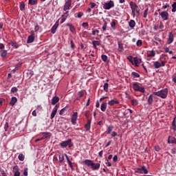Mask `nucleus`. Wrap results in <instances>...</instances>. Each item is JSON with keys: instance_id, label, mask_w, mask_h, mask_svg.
Instances as JSON below:
<instances>
[{"instance_id": "nucleus-32", "label": "nucleus", "mask_w": 176, "mask_h": 176, "mask_svg": "<svg viewBox=\"0 0 176 176\" xmlns=\"http://www.w3.org/2000/svg\"><path fill=\"white\" fill-rule=\"evenodd\" d=\"M111 28H113V30H116V21H113L111 23Z\"/></svg>"}, {"instance_id": "nucleus-2", "label": "nucleus", "mask_w": 176, "mask_h": 176, "mask_svg": "<svg viewBox=\"0 0 176 176\" xmlns=\"http://www.w3.org/2000/svg\"><path fill=\"white\" fill-rule=\"evenodd\" d=\"M153 94H154V96H157V97H160V98H166L167 94H168V89L166 88L162 89L161 91L153 92Z\"/></svg>"}, {"instance_id": "nucleus-12", "label": "nucleus", "mask_w": 176, "mask_h": 176, "mask_svg": "<svg viewBox=\"0 0 176 176\" xmlns=\"http://www.w3.org/2000/svg\"><path fill=\"white\" fill-rule=\"evenodd\" d=\"M57 109H58V107H57V104H56L51 113L50 119H54V116H56V115L57 114Z\"/></svg>"}, {"instance_id": "nucleus-34", "label": "nucleus", "mask_w": 176, "mask_h": 176, "mask_svg": "<svg viewBox=\"0 0 176 176\" xmlns=\"http://www.w3.org/2000/svg\"><path fill=\"white\" fill-rule=\"evenodd\" d=\"M8 54V52H7L6 50H2V51H1V57H2L3 58H5V57H6V54Z\"/></svg>"}, {"instance_id": "nucleus-20", "label": "nucleus", "mask_w": 176, "mask_h": 176, "mask_svg": "<svg viewBox=\"0 0 176 176\" xmlns=\"http://www.w3.org/2000/svg\"><path fill=\"white\" fill-rule=\"evenodd\" d=\"M92 45H93L94 49H97V47L100 46V45H101V42H100L98 41H93Z\"/></svg>"}, {"instance_id": "nucleus-58", "label": "nucleus", "mask_w": 176, "mask_h": 176, "mask_svg": "<svg viewBox=\"0 0 176 176\" xmlns=\"http://www.w3.org/2000/svg\"><path fill=\"white\" fill-rule=\"evenodd\" d=\"M69 14H68V11H67L63 15V17L67 18Z\"/></svg>"}, {"instance_id": "nucleus-16", "label": "nucleus", "mask_w": 176, "mask_h": 176, "mask_svg": "<svg viewBox=\"0 0 176 176\" xmlns=\"http://www.w3.org/2000/svg\"><path fill=\"white\" fill-rule=\"evenodd\" d=\"M59 101H60V98H58V96H54L52 99V104L56 105V104H57V102H58Z\"/></svg>"}, {"instance_id": "nucleus-44", "label": "nucleus", "mask_w": 176, "mask_h": 176, "mask_svg": "<svg viewBox=\"0 0 176 176\" xmlns=\"http://www.w3.org/2000/svg\"><path fill=\"white\" fill-rule=\"evenodd\" d=\"M19 91V89H17V87H14L11 89V91L12 93H17V91Z\"/></svg>"}, {"instance_id": "nucleus-47", "label": "nucleus", "mask_w": 176, "mask_h": 176, "mask_svg": "<svg viewBox=\"0 0 176 176\" xmlns=\"http://www.w3.org/2000/svg\"><path fill=\"white\" fill-rule=\"evenodd\" d=\"M8 129H9V123L6 122L5 125H4V130H5V131H6L8 130Z\"/></svg>"}, {"instance_id": "nucleus-46", "label": "nucleus", "mask_w": 176, "mask_h": 176, "mask_svg": "<svg viewBox=\"0 0 176 176\" xmlns=\"http://www.w3.org/2000/svg\"><path fill=\"white\" fill-rule=\"evenodd\" d=\"M82 16H83V12H79L77 14V16H76V17H78V19H80V18L82 17Z\"/></svg>"}, {"instance_id": "nucleus-49", "label": "nucleus", "mask_w": 176, "mask_h": 176, "mask_svg": "<svg viewBox=\"0 0 176 176\" xmlns=\"http://www.w3.org/2000/svg\"><path fill=\"white\" fill-rule=\"evenodd\" d=\"M102 30L103 32L107 31V22H105L104 24L103 25Z\"/></svg>"}, {"instance_id": "nucleus-9", "label": "nucleus", "mask_w": 176, "mask_h": 176, "mask_svg": "<svg viewBox=\"0 0 176 176\" xmlns=\"http://www.w3.org/2000/svg\"><path fill=\"white\" fill-rule=\"evenodd\" d=\"M160 16H161L162 19L164 21L168 20V12L166 11L160 13Z\"/></svg>"}, {"instance_id": "nucleus-7", "label": "nucleus", "mask_w": 176, "mask_h": 176, "mask_svg": "<svg viewBox=\"0 0 176 176\" xmlns=\"http://www.w3.org/2000/svg\"><path fill=\"white\" fill-rule=\"evenodd\" d=\"M72 0H67V1L65 3L63 8V10H65V12H67V10H69V8H71V5H72Z\"/></svg>"}, {"instance_id": "nucleus-64", "label": "nucleus", "mask_w": 176, "mask_h": 176, "mask_svg": "<svg viewBox=\"0 0 176 176\" xmlns=\"http://www.w3.org/2000/svg\"><path fill=\"white\" fill-rule=\"evenodd\" d=\"M173 81L174 82V83L176 82V76H173Z\"/></svg>"}, {"instance_id": "nucleus-8", "label": "nucleus", "mask_w": 176, "mask_h": 176, "mask_svg": "<svg viewBox=\"0 0 176 176\" xmlns=\"http://www.w3.org/2000/svg\"><path fill=\"white\" fill-rule=\"evenodd\" d=\"M34 31L31 32V35L28 36L27 43H32L35 41V36H34Z\"/></svg>"}, {"instance_id": "nucleus-26", "label": "nucleus", "mask_w": 176, "mask_h": 176, "mask_svg": "<svg viewBox=\"0 0 176 176\" xmlns=\"http://www.w3.org/2000/svg\"><path fill=\"white\" fill-rule=\"evenodd\" d=\"M112 130H113V126H112V125L109 126V127L107 130V133L111 134V133H112Z\"/></svg>"}, {"instance_id": "nucleus-24", "label": "nucleus", "mask_w": 176, "mask_h": 176, "mask_svg": "<svg viewBox=\"0 0 176 176\" xmlns=\"http://www.w3.org/2000/svg\"><path fill=\"white\" fill-rule=\"evenodd\" d=\"M100 109L102 112H105L107 110V102H104L101 104Z\"/></svg>"}, {"instance_id": "nucleus-55", "label": "nucleus", "mask_w": 176, "mask_h": 176, "mask_svg": "<svg viewBox=\"0 0 176 176\" xmlns=\"http://www.w3.org/2000/svg\"><path fill=\"white\" fill-rule=\"evenodd\" d=\"M82 27H83L84 28H86V27H89V23H82Z\"/></svg>"}, {"instance_id": "nucleus-56", "label": "nucleus", "mask_w": 176, "mask_h": 176, "mask_svg": "<svg viewBox=\"0 0 176 176\" xmlns=\"http://www.w3.org/2000/svg\"><path fill=\"white\" fill-rule=\"evenodd\" d=\"M155 149L156 152L160 151V147L159 146H155Z\"/></svg>"}, {"instance_id": "nucleus-4", "label": "nucleus", "mask_w": 176, "mask_h": 176, "mask_svg": "<svg viewBox=\"0 0 176 176\" xmlns=\"http://www.w3.org/2000/svg\"><path fill=\"white\" fill-rule=\"evenodd\" d=\"M115 7V3L113 1H110L109 2L104 3L103 4V9L104 10H109V9Z\"/></svg>"}, {"instance_id": "nucleus-45", "label": "nucleus", "mask_w": 176, "mask_h": 176, "mask_svg": "<svg viewBox=\"0 0 176 176\" xmlns=\"http://www.w3.org/2000/svg\"><path fill=\"white\" fill-rule=\"evenodd\" d=\"M11 45L13 46V47H15L16 49L19 48V45L17 43H12Z\"/></svg>"}, {"instance_id": "nucleus-22", "label": "nucleus", "mask_w": 176, "mask_h": 176, "mask_svg": "<svg viewBox=\"0 0 176 176\" xmlns=\"http://www.w3.org/2000/svg\"><path fill=\"white\" fill-rule=\"evenodd\" d=\"M16 102H17V98L16 97H12L10 102V105H14L16 104Z\"/></svg>"}, {"instance_id": "nucleus-48", "label": "nucleus", "mask_w": 176, "mask_h": 176, "mask_svg": "<svg viewBox=\"0 0 176 176\" xmlns=\"http://www.w3.org/2000/svg\"><path fill=\"white\" fill-rule=\"evenodd\" d=\"M23 175L28 176V168H25L23 171Z\"/></svg>"}, {"instance_id": "nucleus-15", "label": "nucleus", "mask_w": 176, "mask_h": 176, "mask_svg": "<svg viewBox=\"0 0 176 176\" xmlns=\"http://www.w3.org/2000/svg\"><path fill=\"white\" fill-rule=\"evenodd\" d=\"M58 28V22L55 23L51 29L52 34H56V31Z\"/></svg>"}, {"instance_id": "nucleus-42", "label": "nucleus", "mask_w": 176, "mask_h": 176, "mask_svg": "<svg viewBox=\"0 0 176 176\" xmlns=\"http://www.w3.org/2000/svg\"><path fill=\"white\" fill-rule=\"evenodd\" d=\"M12 172L13 173H17L19 172V166H15L12 168Z\"/></svg>"}, {"instance_id": "nucleus-27", "label": "nucleus", "mask_w": 176, "mask_h": 176, "mask_svg": "<svg viewBox=\"0 0 176 176\" xmlns=\"http://www.w3.org/2000/svg\"><path fill=\"white\" fill-rule=\"evenodd\" d=\"M42 134H44V138H50V137H52V133H48V132H43L42 133Z\"/></svg>"}, {"instance_id": "nucleus-43", "label": "nucleus", "mask_w": 176, "mask_h": 176, "mask_svg": "<svg viewBox=\"0 0 176 176\" xmlns=\"http://www.w3.org/2000/svg\"><path fill=\"white\" fill-rule=\"evenodd\" d=\"M59 162L60 163H63L64 162V155H59Z\"/></svg>"}, {"instance_id": "nucleus-6", "label": "nucleus", "mask_w": 176, "mask_h": 176, "mask_svg": "<svg viewBox=\"0 0 176 176\" xmlns=\"http://www.w3.org/2000/svg\"><path fill=\"white\" fill-rule=\"evenodd\" d=\"M135 173L138 174H148V171L146 169V167L142 166L141 168H137Z\"/></svg>"}, {"instance_id": "nucleus-14", "label": "nucleus", "mask_w": 176, "mask_h": 176, "mask_svg": "<svg viewBox=\"0 0 176 176\" xmlns=\"http://www.w3.org/2000/svg\"><path fill=\"white\" fill-rule=\"evenodd\" d=\"M70 144L71 140H66L60 143V146H62V148H67V146H68V145H69Z\"/></svg>"}, {"instance_id": "nucleus-36", "label": "nucleus", "mask_w": 176, "mask_h": 176, "mask_svg": "<svg viewBox=\"0 0 176 176\" xmlns=\"http://www.w3.org/2000/svg\"><path fill=\"white\" fill-rule=\"evenodd\" d=\"M132 76H133V78H140V74H138V73L135 72H133L131 73Z\"/></svg>"}, {"instance_id": "nucleus-11", "label": "nucleus", "mask_w": 176, "mask_h": 176, "mask_svg": "<svg viewBox=\"0 0 176 176\" xmlns=\"http://www.w3.org/2000/svg\"><path fill=\"white\" fill-rule=\"evenodd\" d=\"M173 42H174V34H173L172 32H170L168 38V45H171Z\"/></svg>"}, {"instance_id": "nucleus-13", "label": "nucleus", "mask_w": 176, "mask_h": 176, "mask_svg": "<svg viewBox=\"0 0 176 176\" xmlns=\"http://www.w3.org/2000/svg\"><path fill=\"white\" fill-rule=\"evenodd\" d=\"M133 64H135V67H139L140 64H141V58H138V57L133 58Z\"/></svg>"}, {"instance_id": "nucleus-41", "label": "nucleus", "mask_w": 176, "mask_h": 176, "mask_svg": "<svg viewBox=\"0 0 176 176\" xmlns=\"http://www.w3.org/2000/svg\"><path fill=\"white\" fill-rule=\"evenodd\" d=\"M108 87H109V85L107 82L104 83V91H108Z\"/></svg>"}, {"instance_id": "nucleus-19", "label": "nucleus", "mask_w": 176, "mask_h": 176, "mask_svg": "<svg viewBox=\"0 0 176 176\" xmlns=\"http://www.w3.org/2000/svg\"><path fill=\"white\" fill-rule=\"evenodd\" d=\"M153 96H155V94H151L148 98V104L149 105H152L153 102Z\"/></svg>"}, {"instance_id": "nucleus-53", "label": "nucleus", "mask_w": 176, "mask_h": 176, "mask_svg": "<svg viewBox=\"0 0 176 176\" xmlns=\"http://www.w3.org/2000/svg\"><path fill=\"white\" fill-rule=\"evenodd\" d=\"M163 28H164V25H163V22H160L159 29L160 30H163Z\"/></svg>"}, {"instance_id": "nucleus-17", "label": "nucleus", "mask_w": 176, "mask_h": 176, "mask_svg": "<svg viewBox=\"0 0 176 176\" xmlns=\"http://www.w3.org/2000/svg\"><path fill=\"white\" fill-rule=\"evenodd\" d=\"M100 163H96L94 164V162L92 163V166H91V168H92V170H98L100 168Z\"/></svg>"}, {"instance_id": "nucleus-23", "label": "nucleus", "mask_w": 176, "mask_h": 176, "mask_svg": "<svg viewBox=\"0 0 176 176\" xmlns=\"http://www.w3.org/2000/svg\"><path fill=\"white\" fill-rule=\"evenodd\" d=\"M129 25L130 28H134L135 27V21L134 20H131L129 22Z\"/></svg>"}, {"instance_id": "nucleus-59", "label": "nucleus", "mask_w": 176, "mask_h": 176, "mask_svg": "<svg viewBox=\"0 0 176 176\" xmlns=\"http://www.w3.org/2000/svg\"><path fill=\"white\" fill-rule=\"evenodd\" d=\"M98 32H100V31L96 30H94L92 32V35H96V34H98Z\"/></svg>"}, {"instance_id": "nucleus-18", "label": "nucleus", "mask_w": 176, "mask_h": 176, "mask_svg": "<svg viewBox=\"0 0 176 176\" xmlns=\"http://www.w3.org/2000/svg\"><path fill=\"white\" fill-rule=\"evenodd\" d=\"M83 163L86 164L88 167H91L93 165V161L91 160H85L83 161Z\"/></svg>"}, {"instance_id": "nucleus-35", "label": "nucleus", "mask_w": 176, "mask_h": 176, "mask_svg": "<svg viewBox=\"0 0 176 176\" xmlns=\"http://www.w3.org/2000/svg\"><path fill=\"white\" fill-rule=\"evenodd\" d=\"M91 123V121L89 120L87 124L85 125L86 130L89 131L90 130V124Z\"/></svg>"}, {"instance_id": "nucleus-29", "label": "nucleus", "mask_w": 176, "mask_h": 176, "mask_svg": "<svg viewBox=\"0 0 176 176\" xmlns=\"http://www.w3.org/2000/svg\"><path fill=\"white\" fill-rule=\"evenodd\" d=\"M38 3V0H29V5H36Z\"/></svg>"}, {"instance_id": "nucleus-28", "label": "nucleus", "mask_w": 176, "mask_h": 176, "mask_svg": "<svg viewBox=\"0 0 176 176\" xmlns=\"http://www.w3.org/2000/svg\"><path fill=\"white\" fill-rule=\"evenodd\" d=\"M65 156H66V159H67V163H68L69 167H70L71 168H73L72 162H71V160H69V158L68 157V155H65Z\"/></svg>"}, {"instance_id": "nucleus-60", "label": "nucleus", "mask_w": 176, "mask_h": 176, "mask_svg": "<svg viewBox=\"0 0 176 176\" xmlns=\"http://www.w3.org/2000/svg\"><path fill=\"white\" fill-rule=\"evenodd\" d=\"M113 160L114 162H118V155H114V157L113 158Z\"/></svg>"}, {"instance_id": "nucleus-57", "label": "nucleus", "mask_w": 176, "mask_h": 176, "mask_svg": "<svg viewBox=\"0 0 176 176\" xmlns=\"http://www.w3.org/2000/svg\"><path fill=\"white\" fill-rule=\"evenodd\" d=\"M3 102H5V99L0 98V105H2V104H3Z\"/></svg>"}, {"instance_id": "nucleus-1", "label": "nucleus", "mask_w": 176, "mask_h": 176, "mask_svg": "<svg viewBox=\"0 0 176 176\" xmlns=\"http://www.w3.org/2000/svg\"><path fill=\"white\" fill-rule=\"evenodd\" d=\"M130 6L132 10V16L133 17H135V15H139L140 14V8H138V6L135 4V3L131 1L130 3Z\"/></svg>"}, {"instance_id": "nucleus-37", "label": "nucleus", "mask_w": 176, "mask_h": 176, "mask_svg": "<svg viewBox=\"0 0 176 176\" xmlns=\"http://www.w3.org/2000/svg\"><path fill=\"white\" fill-rule=\"evenodd\" d=\"M172 12L173 13H175L176 12V2L173 3V4L172 5Z\"/></svg>"}, {"instance_id": "nucleus-61", "label": "nucleus", "mask_w": 176, "mask_h": 176, "mask_svg": "<svg viewBox=\"0 0 176 176\" xmlns=\"http://www.w3.org/2000/svg\"><path fill=\"white\" fill-rule=\"evenodd\" d=\"M14 176H20V171L14 172Z\"/></svg>"}, {"instance_id": "nucleus-52", "label": "nucleus", "mask_w": 176, "mask_h": 176, "mask_svg": "<svg viewBox=\"0 0 176 176\" xmlns=\"http://www.w3.org/2000/svg\"><path fill=\"white\" fill-rule=\"evenodd\" d=\"M136 45H137V46H141L142 45V41L138 40Z\"/></svg>"}, {"instance_id": "nucleus-54", "label": "nucleus", "mask_w": 176, "mask_h": 176, "mask_svg": "<svg viewBox=\"0 0 176 176\" xmlns=\"http://www.w3.org/2000/svg\"><path fill=\"white\" fill-rule=\"evenodd\" d=\"M34 31L35 32H38V31H39V26L38 25L34 26Z\"/></svg>"}, {"instance_id": "nucleus-5", "label": "nucleus", "mask_w": 176, "mask_h": 176, "mask_svg": "<svg viewBox=\"0 0 176 176\" xmlns=\"http://www.w3.org/2000/svg\"><path fill=\"white\" fill-rule=\"evenodd\" d=\"M153 65L156 69H159L160 67H164V65H166V61L162 60L161 61V63L159 61H155L153 62Z\"/></svg>"}, {"instance_id": "nucleus-39", "label": "nucleus", "mask_w": 176, "mask_h": 176, "mask_svg": "<svg viewBox=\"0 0 176 176\" xmlns=\"http://www.w3.org/2000/svg\"><path fill=\"white\" fill-rule=\"evenodd\" d=\"M21 10H24L25 9V4L23 2H21L20 4Z\"/></svg>"}, {"instance_id": "nucleus-51", "label": "nucleus", "mask_w": 176, "mask_h": 176, "mask_svg": "<svg viewBox=\"0 0 176 176\" xmlns=\"http://www.w3.org/2000/svg\"><path fill=\"white\" fill-rule=\"evenodd\" d=\"M148 10H149L148 8H146L145 10H144V17L146 18V16H148Z\"/></svg>"}, {"instance_id": "nucleus-31", "label": "nucleus", "mask_w": 176, "mask_h": 176, "mask_svg": "<svg viewBox=\"0 0 176 176\" xmlns=\"http://www.w3.org/2000/svg\"><path fill=\"white\" fill-rule=\"evenodd\" d=\"M18 159L19 160H20V162H24V159H25L24 155L19 154L18 156Z\"/></svg>"}, {"instance_id": "nucleus-10", "label": "nucleus", "mask_w": 176, "mask_h": 176, "mask_svg": "<svg viewBox=\"0 0 176 176\" xmlns=\"http://www.w3.org/2000/svg\"><path fill=\"white\" fill-rule=\"evenodd\" d=\"M78 119V112L74 113L73 116H72V124H76V120Z\"/></svg>"}, {"instance_id": "nucleus-40", "label": "nucleus", "mask_w": 176, "mask_h": 176, "mask_svg": "<svg viewBox=\"0 0 176 176\" xmlns=\"http://www.w3.org/2000/svg\"><path fill=\"white\" fill-rule=\"evenodd\" d=\"M127 60H129V61H130L131 63H132V64H134V59H133V56H127Z\"/></svg>"}, {"instance_id": "nucleus-38", "label": "nucleus", "mask_w": 176, "mask_h": 176, "mask_svg": "<svg viewBox=\"0 0 176 176\" xmlns=\"http://www.w3.org/2000/svg\"><path fill=\"white\" fill-rule=\"evenodd\" d=\"M68 27H69V30L72 32H75V28L71 25V24H67Z\"/></svg>"}, {"instance_id": "nucleus-62", "label": "nucleus", "mask_w": 176, "mask_h": 176, "mask_svg": "<svg viewBox=\"0 0 176 176\" xmlns=\"http://www.w3.org/2000/svg\"><path fill=\"white\" fill-rule=\"evenodd\" d=\"M118 135V133L116 131L112 132L111 137H116Z\"/></svg>"}, {"instance_id": "nucleus-50", "label": "nucleus", "mask_w": 176, "mask_h": 176, "mask_svg": "<svg viewBox=\"0 0 176 176\" xmlns=\"http://www.w3.org/2000/svg\"><path fill=\"white\" fill-rule=\"evenodd\" d=\"M156 53L155 52V51H151V54H148V57H155Z\"/></svg>"}, {"instance_id": "nucleus-21", "label": "nucleus", "mask_w": 176, "mask_h": 176, "mask_svg": "<svg viewBox=\"0 0 176 176\" xmlns=\"http://www.w3.org/2000/svg\"><path fill=\"white\" fill-rule=\"evenodd\" d=\"M116 104H119V101H118L116 100H111L108 102V104L110 105L111 107H112V105H115Z\"/></svg>"}, {"instance_id": "nucleus-3", "label": "nucleus", "mask_w": 176, "mask_h": 176, "mask_svg": "<svg viewBox=\"0 0 176 176\" xmlns=\"http://www.w3.org/2000/svg\"><path fill=\"white\" fill-rule=\"evenodd\" d=\"M133 89L135 91H140V93H145V89L142 87H140L138 83L133 82Z\"/></svg>"}, {"instance_id": "nucleus-33", "label": "nucleus", "mask_w": 176, "mask_h": 176, "mask_svg": "<svg viewBox=\"0 0 176 176\" xmlns=\"http://www.w3.org/2000/svg\"><path fill=\"white\" fill-rule=\"evenodd\" d=\"M131 104L133 107H135V105H138V100H131Z\"/></svg>"}, {"instance_id": "nucleus-63", "label": "nucleus", "mask_w": 176, "mask_h": 176, "mask_svg": "<svg viewBox=\"0 0 176 176\" xmlns=\"http://www.w3.org/2000/svg\"><path fill=\"white\" fill-rule=\"evenodd\" d=\"M78 96H79V97H81V98L83 97V91H79Z\"/></svg>"}, {"instance_id": "nucleus-25", "label": "nucleus", "mask_w": 176, "mask_h": 176, "mask_svg": "<svg viewBox=\"0 0 176 176\" xmlns=\"http://www.w3.org/2000/svg\"><path fill=\"white\" fill-rule=\"evenodd\" d=\"M118 50L119 52H123V43L121 41H118Z\"/></svg>"}, {"instance_id": "nucleus-30", "label": "nucleus", "mask_w": 176, "mask_h": 176, "mask_svg": "<svg viewBox=\"0 0 176 176\" xmlns=\"http://www.w3.org/2000/svg\"><path fill=\"white\" fill-rule=\"evenodd\" d=\"M101 58L104 63H107L108 61V56L107 55H102Z\"/></svg>"}]
</instances>
